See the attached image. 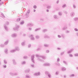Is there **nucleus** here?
<instances>
[{"instance_id": "nucleus-11", "label": "nucleus", "mask_w": 78, "mask_h": 78, "mask_svg": "<svg viewBox=\"0 0 78 78\" xmlns=\"http://www.w3.org/2000/svg\"><path fill=\"white\" fill-rule=\"evenodd\" d=\"M0 2H1V0H0Z\"/></svg>"}, {"instance_id": "nucleus-5", "label": "nucleus", "mask_w": 78, "mask_h": 78, "mask_svg": "<svg viewBox=\"0 0 78 78\" xmlns=\"http://www.w3.org/2000/svg\"><path fill=\"white\" fill-rule=\"evenodd\" d=\"M58 37H61V36H60V35H58Z\"/></svg>"}, {"instance_id": "nucleus-2", "label": "nucleus", "mask_w": 78, "mask_h": 78, "mask_svg": "<svg viewBox=\"0 0 78 78\" xmlns=\"http://www.w3.org/2000/svg\"><path fill=\"white\" fill-rule=\"evenodd\" d=\"M73 51V50L72 49H71L69 51V53H70V52H72Z\"/></svg>"}, {"instance_id": "nucleus-9", "label": "nucleus", "mask_w": 78, "mask_h": 78, "mask_svg": "<svg viewBox=\"0 0 78 78\" xmlns=\"http://www.w3.org/2000/svg\"><path fill=\"white\" fill-rule=\"evenodd\" d=\"M74 6H75V5H74Z\"/></svg>"}, {"instance_id": "nucleus-3", "label": "nucleus", "mask_w": 78, "mask_h": 78, "mask_svg": "<svg viewBox=\"0 0 78 78\" xmlns=\"http://www.w3.org/2000/svg\"><path fill=\"white\" fill-rule=\"evenodd\" d=\"M66 6V5H63V8H64Z\"/></svg>"}, {"instance_id": "nucleus-6", "label": "nucleus", "mask_w": 78, "mask_h": 78, "mask_svg": "<svg viewBox=\"0 0 78 78\" xmlns=\"http://www.w3.org/2000/svg\"><path fill=\"white\" fill-rule=\"evenodd\" d=\"M34 12H36V10L34 9Z\"/></svg>"}, {"instance_id": "nucleus-8", "label": "nucleus", "mask_w": 78, "mask_h": 78, "mask_svg": "<svg viewBox=\"0 0 78 78\" xmlns=\"http://www.w3.org/2000/svg\"><path fill=\"white\" fill-rule=\"evenodd\" d=\"M71 76H75V75H74V74H72Z\"/></svg>"}, {"instance_id": "nucleus-1", "label": "nucleus", "mask_w": 78, "mask_h": 78, "mask_svg": "<svg viewBox=\"0 0 78 78\" xmlns=\"http://www.w3.org/2000/svg\"><path fill=\"white\" fill-rule=\"evenodd\" d=\"M34 8H35V9H36V8H37V6L36 5H34Z\"/></svg>"}, {"instance_id": "nucleus-7", "label": "nucleus", "mask_w": 78, "mask_h": 78, "mask_svg": "<svg viewBox=\"0 0 78 78\" xmlns=\"http://www.w3.org/2000/svg\"><path fill=\"white\" fill-rule=\"evenodd\" d=\"M4 67L5 68V67H6V66H4Z\"/></svg>"}, {"instance_id": "nucleus-4", "label": "nucleus", "mask_w": 78, "mask_h": 78, "mask_svg": "<svg viewBox=\"0 0 78 78\" xmlns=\"http://www.w3.org/2000/svg\"><path fill=\"white\" fill-rule=\"evenodd\" d=\"M65 70L66 69H64V68H63L62 69V70Z\"/></svg>"}, {"instance_id": "nucleus-10", "label": "nucleus", "mask_w": 78, "mask_h": 78, "mask_svg": "<svg viewBox=\"0 0 78 78\" xmlns=\"http://www.w3.org/2000/svg\"><path fill=\"white\" fill-rule=\"evenodd\" d=\"M76 30H77V29H76Z\"/></svg>"}]
</instances>
